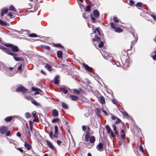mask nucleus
I'll return each instance as SVG.
<instances>
[{"label": "nucleus", "instance_id": "2f4dec72", "mask_svg": "<svg viewBox=\"0 0 156 156\" xmlns=\"http://www.w3.org/2000/svg\"><path fill=\"white\" fill-rule=\"evenodd\" d=\"M136 43V41H132L131 42V45L129 49H127V51H128L131 50L132 48V46L133 45H134Z\"/></svg>", "mask_w": 156, "mask_h": 156}, {"label": "nucleus", "instance_id": "864d4df0", "mask_svg": "<svg viewBox=\"0 0 156 156\" xmlns=\"http://www.w3.org/2000/svg\"><path fill=\"white\" fill-rule=\"evenodd\" d=\"M124 116H125L126 117H128L129 116L128 114L126 112H124Z\"/></svg>", "mask_w": 156, "mask_h": 156}, {"label": "nucleus", "instance_id": "9d476101", "mask_svg": "<svg viewBox=\"0 0 156 156\" xmlns=\"http://www.w3.org/2000/svg\"><path fill=\"white\" fill-rule=\"evenodd\" d=\"M98 100L100 102L102 105H104L105 103V99L104 97L102 96H101L99 97Z\"/></svg>", "mask_w": 156, "mask_h": 156}, {"label": "nucleus", "instance_id": "a19ab883", "mask_svg": "<svg viewBox=\"0 0 156 156\" xmlns=\"http://www.w3.org/2000/svg\"><path fill=\"white\" fill-rule=\"evenodd\" d=\"M10 10H12L13 11H15L16 9L12 5H11L9 8Z\"/></svg>", "mask_w": 156, "mask_h": 156}, {"label": "nucleus", "instance_id": "5701e85b", "mask_svg": "<svg viewBox=\"0 0 156 156\" xmlns=\"http://www.w3.org/2000/svg\"><path fill=\"white\" fill-rule=\"evenodd\" d=\"M30 129L29 130L28 127H27V129H28L27 133L29 136L30 137L31 136V133H33V131L32 129V127L30 125Z\"/></svg>", "mask_w": 156, "mask_h": 156}, {"label": "nucleus", "instance_id": "b1692460", "mask_svg": "<svg viewBox=\"0 0 156 156\" xmlns=\"http://www.w3.org/2000/svg\"><path fill=\"white\" fill-rule=\"evenodd\" d=\"M110 25L112 28L114 29L116 28V27L118 26V25L117 23H115L113 22H111L110 24Z\"/></svg>", "mask_w": 156, "mask_h": 156}, {"label": "nucleus", "instance_id": "ddd939ff", "mask_svg": "<svg viewBox=\"0 0 156 156\" xmlns=\"http://www.w3.org/2000/svg\"><path fill=\"white\" fill-rule=\"evenodd\" d=\"M60 89L64 93L66 94H67L68 93V91L66 89L65 87H60Z\"/></svg>", "mask_w": 156, "mask_h": 156}, {"label": "nucleus", "instance_id": "58836bf2", "mask_svg": "<svg viewBox=\"0 0 156 156\" xmlns=\"http://www.w3.org/2000/svg\"><path fill=\"white\" fill-rule=\"evenodd\" d=\"M116 121L115 122V123L118 124L121 122V120L118 118H116Z\"/></svg>", "mask_w": 156, "mask_h": 156}, {"label": "nucleus", "instance_id": "79ce46f5", "mask_svg": "<svg viewBox=\"0 0 156 156\" xmlns=\"http://www.w3.org/2000/svg\"><path fill=\"white\" fill-rule=\"evenodd\" d=\"M104 45V43L102 41L100 43V44H98V47L99 48H101Z\"/></svg>", "mask_w": 156, "mask_h": 156}, {"label": "nucleus", "instance_id": "69168bd1", "mask_svg": "<svg viewBox=\"0 0 156 156\" xmlns=\"http://www.w3.org/2000/svg\"><path fill=\"white\" fill-rule=\"evenodd\" d=\"M112 102L113 104H115V105L116 104V101L115 99H112Z\"/></svg>", "mask_w": 156, "mask_h": 156}, {"label": "nucleus", "instance_id": "f3484780", "mask_svg": "<svg viewBox=\"0 0 156 156\" xmlns=\"http://www.w3.org/2000/svg\"><path fill=\"white\" fill-rule=\"evenodd\" d=\"M32 89L33 91H36L35 94H38L39 93V91L41 92L42 91L40 89L35 88L34 87H32Z\"/></svg>", "mask_w": 156, "mask_h": 156}, {"label": "nucleus", "instance_id": "774afa93", "mask_svg": "<svg viewBox=\"0 0 156 156\" xmlns=\"http://www.w3.org/2000/svg\"><path fill=\"white\" fill-rule=\"evenodd\" d=\"M112 127L113 128V130L114 131H115L116 130V127L115 126V125H112Z\"/></svg>", "mask_w": 156, "mask_h": 156}, {"label": "nucleus", "instance_id": "a211bd4d", "mask_svg": "<svg viewBox=\"0 0 156 156\" xmlns=\"http://www.w3.org/2000/svg\"><path fill=\"white\" fill-rule=\"evenodd\" d=\"M8 11V9H7L3 8L2 9L1 13V16H2L4 14L6 13Z\"/></svg>", "mask_w": 156, "mask_h": 156}, {"label": "nucleus", "instance_id": "39448f33", "mask_svg": "<svg viewBox=\"0 0 156 156\" xmlns=\"http://www.w3.org/2000/svg\"><path fill=\"white\" fill-rule=\"evenodd\" d=\"M105 128L107 130L108 133L110 134L111 136L112 137H114L115 136V135L113 133L111 129L108 125H106L105 126Z\"/></svg>", "mask_w": 156, "mask_h": 156}, {"label": "nucleus", "instance_id": "6ab92c4d", "mask_svg": "<svg viewBox=\"0 0 156 156\" xmlns=\"http://www.w3.org/2000/svg\"><path fill=\"white\" fill-rule=\"evenodd\" d=\"M143 3L140 2H138L137 3V9L142 10V7L143 6Z\"/></svg>", "mask_w": 156, "mask_h": 156}, {"label": "nucleus", "instance_id": "a878e982", "mask_svg": "<svg viewBox=\"0 0 156 156\" xmlns=\"http://www.w3.org/2000/svg\"><path fill=\"white\" fill-rule=\"evenodd\" d=\"M31 102L32 104L37 107H39L40 106V104L39 103H37L35 101L32 100L31 101Z\"/></svg>", "mask_w": 156, "mask_h": 156}, {"label": "nucleus", "instance_id": "e2e57ef3", "mask_svg": "<svg viewBox=\"0 0 156 156\" xmlns=\"http://www.w3.org/2000/svg\"><path fill=\"white\" fill-rule=\"evenodd\" d=\"M152 58H153V59H154V60H156V54L154 55L153 56Z\"/></svg>", "mask_w": 156, "mask_h": 156}, {"label": "nucleus", "instance_id": "338daca9", "mask_svg": "<svg viewBox=\"0 0 156 156\" xmlns=\"http://www.w3.org/2000/svg\"><path fill=\"white\" fill-rule=\"evenodd\" d=\"M14 141L12 140H10L9 141V142L10 143H13L14 144Z\"/></svg>", "mask_w": 156, "mask_h": 156}, {"label": "nucleus", "instance_id": "7c9ffc66", "mask_svg": "<svg viewBox=\"0 0 156 156\" xmlns=\"http://www.w3.org/2000/svg\"><path fill=\"white\" fill-rule=\"evenodd\" d=\"M94 33L95 34H98L100 36H101V34L100 33V32L99 30V29L98 28L96 29L94 31Z\"/></svg>", "mask_w": 156, "mask_h": 156}, {"label": "nucleus", "instance_id": "1a4fd4ad", "mask_svg": "<svg viewBox=\"0 0 156 156\" xmlns=\"http://www.w3.org/2000/svg\"><path fill=\"white\" fill-rule=\"evenodd\" d=\"M83 65L86 70L88 71H91L92 69L88 66L85 63L83 64Z\"/></svg>", "mask_w": 156, "mask_h": 156}, {"label": "nucleus", "instance_id": "0e129e2a", "mask_svg": "<svg viewBox=\"0 0 156 156\" xmlns=\"http://www.w3.org/2000/svg\"><path fill=\"white\" fill-rule=\"evenodd\" d=\"M32 115H33V117L34 118H35L36 116V112H33L32 113Z\"/></svg>", "mask_w": 156, "mask_h": 156}, {"label": "nucleus", "instance_id": "680f3d73", "mask_svg": "<svg viewBox=\"0 0 156 156\" xmlns=\"http://www.w3.org/2000/svg\"><path fill=\"white\" fill-rule=\"evenodd\" d=\"M45 48L47 50H50V47H49V46H45Z\"/></svg>", "mask_w": 156, "mask_h": 156}, {"label": "nucleus", "instance_id": "cd10ccee", "mask_svg": "<svg viewBox=\"0 0 156 156\" xmlns=\"http://www.w3.org/2000/svg\"><path fill=\"white\" fill-rule=\"evenodd\" d=\"M95 37L96 38V39H95L94 38L93 39V41H100V37H99L98 36V35H95Z\"/></svg>", "mask_w": 156, "mask_h": 156}, {"label": "nucleus", "instance_id": "6e6d98bb", "mask_svg": "<svg viewBox=\"0 0 156 156\" xmlns=\"http://www.w3.org/2000/svg\"><path fill=\"white\" fill-rule=\"evenodd\" d=\"M121 136L123 139H124L126 136L125 134H121Z\"/></svg>", "mask_w": 156, "mask_h": 156}, {"label": "nucleus", "instance_id": "5fc2aeb1", "mask_svg": "<svg viewBox=\"0 0 156 156\" xmlns=\"http://www.w3.org/2000/svg\"><path fill=\"white\" fill-rule=\"evenodd\" d=\"M82 128L83 129V130L84 131H85L87 129V127L85 126H82Z\"/></svg>", "mask_w": 156, "mask_h": 156}, {"label": "nucleus", "instance_id": "9b49d317", "mask_svg": "<svg viewBox=\"0 0 156 156\" xmlns=\"http://www.w3.org/2000/svg\"><path fill=\"white\" fill-rule=\"evenodd\" d=\"M47 145L51 149H54L55 148L54 146L48 140H46Z\"/></svg>", "mask_w": 156, "mask_h": 156}, {"label": "nucleus", "instance_id": "3c124183", "mask_svg": "<svg viewBox=\"0 0 156 156\" xmlns=\"http://www.w3.org/2000/svg\"><path fill=\"white\" fill-rule=\"evenodd\" d=\"M6 74L8 76H12L14 75V73H7Z\"/></svg>", "mask_w": 156, "mask_h": 156}, {"label": "nucleus", "instance_id": "4d7b16f0", "mask_svg": "<svg viewBox=\"0 0 156 156\" xmlns=\"http://www.w3.org/2000/svg\"><path fill=\"white\" fill-rule=\"evenodd\" d=\"M10 134V131H8L6 133V136H9Z\"/></svg>", "mask_w": 156, "mask_h": 156}, {"label": "nucleus", "instance_id": "a18cd8bd", "mask_svg": "<svg viewBox=\"0 0 156 156\" xmlns=\"http://www.w3.org/2000/svg\"><path fill=\"white\" fill-rule=\"evenodd\" d=\"M130 5H133L134 4V2L133 0H129Z\"/></svg>", "mask_w": 156, "mask_h": 156}, {"label": "nucleus", "instance_id": "473e14b6", "mask_svg": "<svg viewBox=\"0 0 156 156\" xmlns=\"http://www.w3.org/2000/svg\"><path fill=\"white\" fill-rule=\"evenodd\" d=\"M25 116L28 119L30 118L31 117V114L29 112H27L25 114Z\"/></svg>", "mask_w": 156, "mask_h": 156}, {"label": "nucleus", "instance_id": "e433bc0d", "mask_svg": "<svg viewBox=\"0 0 156 156\" xmlns=\"http://www.w3.org/2000/svg\"><path fill=\"white\" fill-rule=\"evenodd\" d=\"M73 91L74 93H76L77 94H79L80 93V92L79 90L76 89H73Z\"/></svg>", "mask_w": 156, "mask_h": 156}, {"label": "nucleus", "instance_id": "c03bdc74", "mask_svg": "<svg viewBox=\"0 0 156 156\" xmlns=\"http://www.w3.org/2000/svg\"><path fill=\"white\" fill-rule=\"evenodd\" d=\"M23 66V64H21L19 66H17V67L18 68V70H21L22 69Z\"/></svg>", "mask_w": 156, "mask_h": 156}, {"label": "nucleus", "instance_id": "423d86ee", "mask_svg": "<svg viewBox=\"0 0 156 156\" xmlns=\"http://www.w3.org/2000/svg\"><path fill=\"white\" fill-rule=\"evenodd\" d=\"M96 147L97 150L100 151L103 150V144L101 143H99L97 146Z\"/></svg>", "mask_w": 156, "mask_h": 156}, {"label": "nucleus", "instance_id": "4be33fe9", "mask_svg": "<svg viewBox=\"0 0 156 156\" xmlns=\"http://www.w3.org/2000/svg\"><path fill=\"white\" fill-rule=\"evenodd\" d=\"M114 31L115 32L120 33L122 32L123 30V29H121L119 27H117L114 29Z\"/></svg>", "mask_w": 156, "mask_h": 156}, {"label": "nucleus", "instance_id": "c9c22d12", "mask_svg": "<svg viewBox=\"0 0 156 156\" xmlns=\"http://www.w3.org/2000/svg\"><path fill=\"white\" fill-rule=\"evenodd\" d=\"M91 6L90 5L87 6L85 9V10L86 12L90 11V10Z\"/></svg>", "mask_w": 156, "mask_h": 156}, {"label": "nucleus", "instance_id": "412c9836", "mask_svg": "<svg viewBox=\"0 0 156 156\" xmlns=\"http://www.w3.org/2000/svg\"><path fill=\"white\" fill-rule=\"evenodd\" d=\"M62 52L61 51H58L57 52L58 57L59 58H62Z\"/></svg>", "mask_w": 156, "mask_h": 156}, {"label": "nucleus", "instance_id": "dca6fc26", "mask_svg": "<svg viewBox=\"0 0 156 156\" xmlns=\"http://www.w3.org/2000/svg\"><path fill=\"white\" fill-rule=\"evenodd\" d=\"M69 97L72 101H76L78 99V97L77 96L73 95H71Z\"/></svg>", "mask_w": 156, "mask_h": 156}, {"label": "nucleus", "instance_id": "13d9d810", "mask_svg": "<svg viewBox=\"0 0 156 156\" xmlns=\"http://www.w3.org/2000/svg\"><path fill=\"white\" fill-rule=\"evenodd\" d=\"M17 150H19L21 152H23V150L21 148H17Z\"/></svg>", "mask_w": 156, "mask_h": 156}, {"label": "nucleus", "instance_id": "4468645a", "mask_svg": "<svg viewBox=\"0 0 156 156\" xmlns=\"http://www.w3.org/2000/svg\"><path fill=\"white\" fill-rule=\"evenodd\" d=\"M59 78V76L58 75L56 76L54 78V83L55 84H58L59 83V80L58 79Z\"/></svg>", "mask_w": 156, "mask_h": 156}, {"label": "nucleus", "instance_id": "aec40b11", "mask_svg": "<svg viewBox=\"0 0 156 156\" xmlns=\"http://www.w3.org/2000/svg\"><path fill=\"white\" fill-rule=\"evenodd\" d=\"M24 146L27 148L28 150H29L31 148V145L28 144L27 141L25 142Z\"/></svg>", "mask_w": 156, "mask_h": 156}, {"label": "nucleus", "instance_id": "f704fd0d", "mask_svg": "<svg viewBox=\"0 0 156 156\" xmlns=\"http://www.w3.org/2000/svg\"><path fill=\"white\" fill-rule=\"evenodd\" d=\"M62 106L64 109H66L68 108L67 105L64 102L62 103Z\"/></svg>", "mask_w": 156, "mask_h": 156}, {"label": "nucleus", "instance_id": "bf43d9fd", "mask_svg": "<svg viewBox=\"0 0 156 156\" xmlns=\"http://www.w3.org/2000/svg\"><path fill=\"white\" fill-rule=\"evenodd\" d=\"M61 143V141L59 140H58L57 141V143L58 145H59Z\"/></svg>", "mask_w": 156, "mask_h": 156}, {"label": "nucleus", "instance_id": "6e6552de", "mask_svg": "<svg viewBox=\"0 0 156 156\" xmlns=\"http://www.w3.org/2000/svg\"><path fill=\"white\" fill-rule=\"evenodd\" d=\"M90 136V131H86V135L85 136L84 138L86 142H89V139Z\"/></svg>", "mask_w": 156, "mask_h": 156}, {"label": "nucleus", "instance_id": "bb28decb", "mask_svg": "<svg viewBox=\"0 0 156 156\" xmlns=\"http://www.w3.org/2000/svg\"><path fill=\"white\" fill-rule=\"evenodd\" d=\"M45 67L49 71H51V67L49 64H46L45 66Z\"/></svg>", "mask_w": 156, "mask_h": 156}, {"label": "nucleus", "instance_id": "c85d7f7f", "mask_svg": "<svg viewBox=\"0 0 156 156\" xmlns=\"http://www.w3.org/2000/svg\"><path fill=\"white\" fill-rule=\"evenodd\" d=\"M139 150L142 152L144 154V149L143 147L141 145L139 146Z\"/></svg>", "mask_w": 156, "mask_h": 156}, {"label": "nucleus", "instance_id": "49530a36", "mask_svg": "<svg viewBox=\"0 0 156 156\" xmlns=\"http://www.w3.org/2000/svg\"><path fill=\"white\" fill-rule=\"evenodd\" d=\"M0 24L2 25H5L6 23L3 21L2 20H0Z\"/></svg>", "mask_w": 156, "mask_h": 156}, {"label": "nucleus", "instance_id": "37998d69", "mask_svg": "<svg viewBox=\"0 0 156 156\" xmlns=\"http://www.w3.org/2000/svg\"><path fill=\"white\" fill-rule=\"evenodd\" d=\"M0 49H2V51L4 52V50L5 49H9V48H6L5 47H4L3 46H2L0 45Z\"/></svg>", "mask_w": 156, "mask_h": 156}, {"label": "nucleus", "instance_id": "de8ad7c7", "mask_svg": "<svg viewBox=\"0 0 156 156\" xmlns=\"http://www.w3.org/2000/svg\"><path fill=\"white\" fill-rule=\"evenodd\" d=\"M90 18L94 22L95 21V19L92 15H90Z\"/></svg>", "mask_w": 156, "mask_h": 156}, {"label": "nucleus", "instance_id": "393cba45", "mask_svg": "<svg viewBox=\"0 0 156 156\" xmlns=\"http://www.w3.org/2000/svg\"><path fill=\"white\" fill-rule=\"evenodd\" d=\"M95 112L98 116L100 117V110L98 108H96L95 109Z\"/></svg>", "mask_w": 156, "mask_h": 156}, {"label": "nucleus", "instance_id": "f8f14e48", "mask_svg": "<svg viewBox=\"0 0 156 156\" xmlns=\"http://www.w3.org/2000/svg\"><path fill=\"white\" fill-rule=\"evenodd\" d=\"M93 14L94 16L96 18L98 17L99 16V13L97 10H94L93 11Z\"/></svg>", "mask_w": 156, "mask_h": 156}, {"label": "nucleus", "instance_id": "f257e3e1", "mask_svg": "<svg viewBox=\"0 0 156 156\" xmlns=\"http://www.w3.org/2000/svg\"><path fill=\"white\" fill-rule=\"evenodd\" d=\"M4 52L7 54L13 56V58L16 61H23V60L22 58H19L16 57V56H20V53H19L12 52L9 49H5L4 50Z\"/></svg>", "mask_w": 156, "mask_h": 156}, {"label": "nucleus", "instance_id": "7ed1b4c3", "mask_svg": "<svg viewBox=\"0 0 156 156\" xmlns=\"http://www.w3.org/2000/svg\"><path fill=\"white\" fill-rule=\"evenodd\" d=\"M95 141V138L94 136H92L90 137L89 136V142L87 143H88V142H89L90 144L87 146L88 147L90 148L91 147H92L94 145V143Z\"/></svg>", "mask_w": 156, "mask_h": 156}, {"label": "nucleus", "instance_id": "ea45409f", "mask_svg": "<svg viewBox=\"0 0 156 156\" xmlns=\"http://www.w3.org/2000/svg\"><path fill=\"white\" fill-rule=\"evenodd\" d=\"M55 133L58 134V127L57 125H55Z\"/></svg>", "mask_w": 156, "mask_h": 156}, {"label": "nucleus", "instance_id": "4c0bfd02", "mask_svg": "<svg viewBox=\"0 0 156 156\" xmlns=\"http://www.w3.org/2000/svg\"><path fill=\"white\" fill-rule=\"evenodd\" d=\"M29 36L30 37H37V35L34 34H31L29 35Z\"/></svg>", "mask_w": 156, "mask_h": 156}, {"label": "nucleus", "instance_id": "8fccbe9b", "mask_svg": "<svg viewBox=\"0 0 156 156\" xmlns=\"http://www.w3.org/2000/svg\"><path fill=\"white\" fill-rule=\"evenodd\" d=\"M114 21L115 22L117 23V22H119V20H118V18H116L115 17H114Z\"/></svg>", "mask_w": 156, "mask_h": 156}, {"label": "nucleus", "instance_id": "09e8293b", "mask_svg": "<svg viewBox=\"0 0 156 156\" xmlns=\"http://www.w3.org/2000/svg\"><path fill=\"white\" fill-rule=\"evenodd\" d=\"M52 135H53V132L52 131H51L49 134V136L51 138H53V136H52Z\"/></svg>", "mask_w": 156, "mask_h": 156}, {"label": "nucleus", "instance_id": "20e7f679", "mask_svg": "<svg viewBox=\"0 0 156 156\" xmlns=\"http://www.w3.org/2000/svg\"><path fill=\"white\" fill-rule=\"evenodd\" d=\"M16 91L21 92L23 93H25L27 91V90L21 85L16 88Z\"/></svg>", "mask_w": 156, "mask_h": 156}, {"label": "nucleus", "instance_id": "603ef678", "mask_svg": "<svg viewBox=\"0 0 156 156\" xmlns=\"http://www.w3.org/2000/svg\"><path fill=\"white\" fill-rule=\"evenodd\" d=\"M151 16L155 20H156V16L154 15H151Z\"/></svg>", "mask_w": 156, "mask_h": 156}, {"label": "nucleus", "instance_id": "052dcab7", "mask_svg": "<svg viewBox=\"0 0 156 156\" xmlns=\"http://www.w3.org/2000/svg\"><path fill=\"white\" fill-rule=\"evenodd\" d=\"M8 15L11 17H12V16H13V15L11 13H9L8 14Z\"/></svg>", "mask_w": 156, "mask_h": 156}, {"label": "nucleus", "instance_id": "2eb2a0df", "mask_svg": "<svg viewBox=\"0 0 156 156\" xmlns=\"http://www.w3.org/2000/svg\"><path fill=\"white\" fill-rule=\"evenodd\" d=\"M52 114L53 116L55 117L58 116V111L55 109L52 110Z\"/></svg>", "mask_w": 156, "mask_h": 156}, {"label": "nucleus", "instance_id": "f03ea898", "mask_svg": "<svg viewBox=\"0 0 156 156\" xmlns=\"http://www.w3.org/2000/svg\"><path fill=\"white\" fill-rule=\"evenodd\" d=\"M5 46L7 47H10L11 48V50L9 49L12 52L16 53L19 51L18 47L17 46H14L11 44H5Z\"/></svg>", "mask_w": 156, "mask_h": 156}, {"label": "nucleus", "instance_id": "72a5a7b5", "mask_svg": "<svg viewBox=\"0 0 156 156\" xmlns=\"http://www.w3.org/2000/svg\"><path fill=\"white\" fill-rule=\"evenodd\" d=\"M59 119L58 118H55V119H52V120L51 122L52 123H54L55 122H59Z\"/></svg>", "mask_w": 156, "mask_h": 156}, {"label": "nucleus", "instance_id": "0eeeda50", "mask_svg": "<svg viewBox=\"0 0 156 156\" xmlns=\"http://www.w3.org/2000/svg\"><path fill=\"white\" fill-rule=\"evenodd\" d=\"M7 130V127L5 126H3L0 128V132L2 134H4Z\"/></svg>", "mask_w": 156, "mask_h": 156}, {"label": "nucleus", "instance_id": "c756f323", "mask_svg": "<svg viewBox=\"0 0 156 156\" xmlns=\"http://www.w3.org/2000/svg\"><path fill=\"white\" fill-rule=\"evenodd\" d=\"M12 117L11 116H9L5 119V120L6 122H9L12 120Z\"/></svg>", "mask_w": 156, "mask_h": 156}]
</instances>
